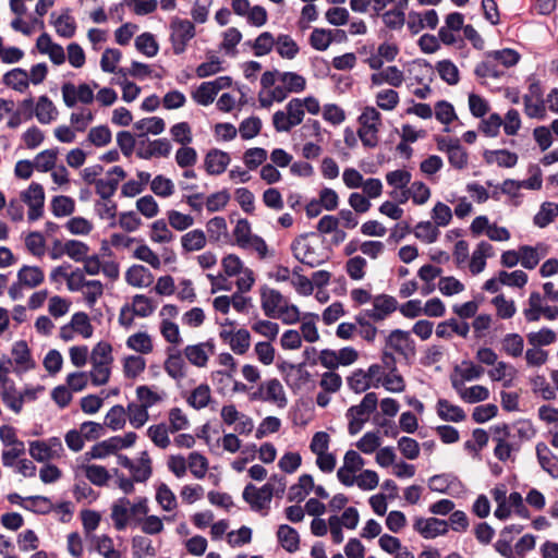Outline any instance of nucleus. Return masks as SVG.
<instances>
[{"label": "nucleus", "mask_w": 558, "mask_h": 558, "mask_svg": "<svg viewBox=\"0 0 558 558\" xmlns=\"http://www.w3.org/2000/svg\"><path fill=\"white\" fill-rule=\"evenodd\" d=\"M430 219L438 228H445L452 220V210L447 204L436 202L430 210Z\"/></svg>", "instance_id": "64"}, {"label": "nucleus", "mask_w": 558, "mask_h": 558, "mask_svg": "<svg viewBox=\"0 0 558 558\" xmlns=\"http://www.w3.org/2000/svg\"><path fill=\"white\" fill-rule=\"evenodd\" d=\"M17 280L24 286L36 288L45 280V274L38 266L24 265L17 271Z\"/></svg>", "instance_id": "50"}, {"label": "nucleus", "mask_w": 558, "mask_h": 558, "mask_svg": "<svg viewBox=\"0 0 558 558\" xmlns=\"http://www.w3.org/2000/svg\"><path fill=\"white\" fill-rule=\"evenodd\" d=\"M291 251L300 263L310 267H317L328 259L323 242L315 233L298 235L291 243Z\"/></svg>", "instance_id": "5"}, {"label": "nucleus", "mask_w": 558, "mask_h": 558, "mask_svg": "<svg viewBox=\"0 0 558 558\" xmlns=\"http://www.w3.org/2000/svg\"><path fill=\"white\" fill-rule=\"evenodd\" d=\"M385 179L387 184L393 189L392 192L400 193L410 185L412 174L407 169H397L387 172Z\"/></svg>", "instance_id": "53"}, {"label": "nucleus", "mask_w": 558, "mask_h": 558, "mask_svg": "<svg viewBox=\"0 0 558 558\" xmlns=\"http://www.w3.org/2000/svg\"><path fill=\"white\" fill-rule=\"evenodd\" d=\"M319 316L315 313H306L303 316L301 315L300 319V329L302 341H306L308 343H315L319 341L320 335L317 328V322Z\"/></svg>", "instance_id": "34"}, {"label": "nucleus", "mask_w": 558, "mask_h": 558, "mask_svg": "<svg viewBox=\"0 0 558 558\" xmlns=\"http://www.w3.org/2000/svg\"><path fill=\"white\" fill-rule=\"evenodd\" d=\"M357 135L364 147L375 148L379 143V131L383 125L380 112L372 106L363 109L357 119Z\"/></svg>", "instance_id": "8"}, {"label": "nucleus", "mask_w": 558, "mask_h": 558, "mask_svg": "<svg viewBox=\"0 0 558 558\" xmlns=\"http://www.w3.org/2000/svg\"><path fill=\"white\" fill-rule=\"evenodd\" d=\"M260 308L265 316L279 319L286 325H294L301 319V311L298 305L290 302L279 290L268 286L259 289Z\"/></svg>", "instance_id": "2"}, {"label": "nucleus", "mask_w": 558, "mask_h": 558, "mask_svg": "<svg viewBox=\"0 0 558 558\" xmlns=\"http://www.w3.org/2000/svg\"><path fill=\"white\" fill-rule=\"evenodd\" d=\"M483 158L487 165L500 168H513L518 163V155L508 149L485 150Z\"/></svg>", "instance_id": "30"}, {"label": "nucleus", "mask_w": 558, "mask_h": 558, "mask_svg": "<svg viewBox=\"0 0 558 558\" xmlns=\"http://www.w3.org/2000/svg\"><path fill=\"white\" fill-rule=\"evenodd\" d=\"M186 468L194 477L204 478L208 471V460L198 452H191L186 460L177 457V476L184 474Z\"/></svg>", "instance_id": "20"}, {"label": "nucleus", "mask_w": 558, "mask_h": 558, "mask_svg": "<svg viewBox=\"0 0 558 558\" xmlns=\"http://www.w3.org/2000/svg\"><path fill=\"white\" fill-rule=\"evenodd\" d=\"M219 49L228 56H235L238 53L236 47L243 39V35L238 27L231 26L225 29L220 35Z\"/></svg>", "instance_id": "39"}, {"label": "nucleus", "mask_w": 558, "mask_h": 558, "mask_svg": "<svg viewBox=\"0 0 558 558\" xmlns=\"http://www.w3.org/2000/svg\"><path fill=\"white\" fill-rule=\"evenodd\" d=\"M89 246L80 240H68L60 248L59 253H50L52 259H59L62 255H68L72 260L82 263L88 255Z\"/></svg>", "instance_id": "27"}, {"label": "nucleus", "mask_w": 558, "mask_h": 558, "mask_svg": "<svg viewBox=\"0 0 558 558\" xmlns=\"http://www.w3.org/2000/svg\"><path fill=\"white\" fill-rule=\"evenodd\" d=\"M231 85V78L228 76H220L214 81L204 82L201 84V86L193 92L192 96L194 100L202 105V106H208L210 105L217 94Z\"/></svg>", "instance_id": "19"}, {"label": "nucleus", "mask_w": 558, "mask_h": 558, "mask_svg": "<svg viewBox=\"0 0 558 558\" xmlns=\"http://www.w3.org/2000/svg\"><path fill=\"white\" fill-rule=\"evenodd\" d=\"M56 32L60 37L72 38L76 33L75 19L70 15V9H64L62 13L53 21Z\"/></svg>", "instance_id": "49"}, {"label": "nucleus", "mask_w": 558, "mask_h": 558, "mask_svg": "<svg viewBox=\"0 0 558 558\" xmlns=\"http://www.w3.org/2000/svg\"><path fill=\"white\" fill-rule=\"evenodd\" d=\"M557 339V332L548 327H542L526 333V340L530 347H548L556 343Z\"/></svg>", "instance_id": "43"}, {"label": "nucleus", "mask_w": 558, "mask_h": 558, "mask_svg": "<svg viewBox=\"0 0 558 558\" xmlns=\"http://www.w3.org/2000/svg\"><path fill=\"white\" fill-rule=\"evenodd\" d=\"M160 331L165 339L171 343V345L167 348L165 369L167 374L174 379V320L163 319Z\"/></svg>", "instance_id": "28"}, {"label": "nucleus", "mask_w": 558, "mask_h": 558, "mask_svg": "<svg viewBox=\"0 0 558 558\" xmlns=\"http://www.w3.org/2000/svg\"><path fill=\"white\" fill-rule=\"evenodd\" d=\"M182 396L187 404L196 410L207 407L211 400V391L206 384H201L191 391H182Z\"/></svg>", "instance_id": "33"}, {"label": "nucleus", "mask_w": 558, "mask_h": 558, "mask_svg": "<svg viewBox=\"0 0 558 558\" xmlns=\"http://www.w3.org/2000/svg\"><path fill=\"white\" fill-rule=\"evenodd\" d=\"M331 436L325 430L313 434L310 451L315 456V465L323 473H332L337 466V456L330 450Z\"/></svg>", "instance_id": "7"}, {"label": "nucleus", "mask_w": 558, "mask_h": 558, "mask_svg": "<svg viewBox=\"0 0 558 558\" xmlns=\"http://www.w3.org/2000/svg\"><path fill=\"white\" fill-rule=\"evenodd\" d=\"M365 464L364 459L355 450H348L344 453L342 465L337 471V477L345 486H353L355 476L362 471Z\"/></svg>", "instance_id": "15"}, {"label": "nucleus", "mask_w": 558, "mask_h": 558, "mask_svg": "<svg viewBox=\"0 0 558 558\" xmlns=\"http://www.w3.org/2000/svg\"><path fill=\"white\" fill-rule=\"evenodd\" d=\"M2 82L4 85L20 93H24L29 85L28 74L26 70L22 68H14L8 71L2 76Z\"/></svg>", "instance_id": "42"}, {"label": "nucleus", "mask_w": 558, "mask_h": 558, "mask_svg": "<svg viewBox=\"0 0 558 558\" xmlns=\"http://www.w3.org/2000/svg\"><path fill=\"white\" fill-rule=\"evenodd\" d=\"M314 488V478L311 474H302L288 492L289 501H302Z\"/></svg>", "instance_id": "40"}, {"label": "nucleus", "mask_w": 558, "mask_h": 558, "mask_svg": "<svg viewBox=\"0 0 558 558\" xmlns=\"http://www.w3.org/2000/svg\"><path fill=\"white\" fill-rule=\"evenodd\" d=\"M522 314L527 323H536L541 317L548 320H555L558 318V306L545 305L544 298L541 293L534 291L530 294Z\"/></svg>", "instance_id": "12"}, {"label": "nucleus", "mask_w": 558, "mask_h": 558, "mask_svg": "<svg viewBox=\"0 0 558 558\" xmlns=\"http://www.w3.org/2000/svg\"><path fill=\"white\" fill-rule=\"evenodd\" d=\"M333 41V31L314 28L308 37L311 47L317 51H326Z\"/></svg>", "instance_id": "54"}, {"label": "nucleus", "mask_w": 558, "mask_h": 558, "mask_svg": "<svg viewBox=\"0 0 558 558\" xmlns=\"http://www.w3.org/2000/svg\"><path fill=\"white\" fill-rule=\"evenodd\" d=\"M134 129L140 131L138 138L146 137L148 134L158 135L165 130V121L159 117L143 118L134 123Z\"/></svg>", "instance_id": "44"}, {"label": "nucleus", "mask_w": 558, "mask_h": 558, "mask_svg": "<svg viewBox=\"0 0 558 558\" xmlns=\"http://www.w3.org/2000/svg\"><path fill=\"white\" fill-rule=\"evenodd\" d=\"M400 52V48L392 41L379 44L375 53L371 54L366 63L372 70H380L385 62H392Z\"/></svg>", "instance_id": "22"}, {"label": "nucleus", "mask_w": 558, "mask_h": 558, "mask_svg": "<svg viewBox=\"0 0 558 558\" xmlns=\"http://www.w3.org/2000/svg\"><path fill=\"white\" fill-rule=\"evenodd\" d=\"M277 37L268 31L262 32L252 43V50L256 57L269 54L276 49Z\"/></svg>", "instance_id": "52"}, {"label": "nucleus", "mask_w": 558, "mask_h": 558, "mask_svg": "<svg viewBox=\"0 0 558 558\" xmlns=\"http://www.w3.org/2000/svg\"><path fill=\"white\" fill-rule=\"evenodd\" d=\"M474 73L477 77L483 80L499 78L505 75V70L495 62L488 54L484 61L475 66Z\"/></svg>", "instance_id": "51"}, {"label": "nucleus", "mask_w": 558, "mask_h": 558, "mask_svg": "<svg viewBox=\"0 0 558 558\" xmlns=\"http://www.w3.org/2000/svg\"><path fill=\"white\" fill-rule=\"evenodd\" d=\"M348 386L352 391L356 393H362L371 388H374L373 380L369 375V368L367 367L366 369H355L348 377Z\"/></svg>", "instance_id": "45"}, {"label": "nucleus", "mask_w": 558, "mask_h": 558, "mask_svg": "<svg viewBox=\"0 0 558 558\" xmlns=\"http://www.w3.org/2000/svg\"><path fill=\"white\" fill-rule=\"evenodd\" d=\"M493 368L488 371V377L493 381H501L504 387H511L512 381L517 375L515 368L504 361H497L494 365H492Z\"/></svg>", "instance_id": "36"}, {"label": "nucleus", "mask_w": 558, "mask_h": 558, "mask_svg": "<svg viewBox=\"0 0 558 558\" xmlns=\"http://www.w3.org/2000/svg\"><path fill=\"white\" fill-rule=\"evenodd\" d=\"M168 433L174 434V408L168 411V427L158 424L149 426L147 430L154 444L160 448H167L170 445Z\"/></svg>", "instance_id": "26"}, {"label": "nucleus", "mask_w": 558, "mask_h": 558, "mask_svg": "<svg viewBox=\"0 0 558 558\" xmlns=\"http://www.w3.org/2000/svg\"><path fill=\"white\" fill-rule=\"evenodd\" d=\"M129 505L130 500L126 497H121L112 506L111 518L118 531H123L128 525Z\"/></svg>", "instance_id": "56"}, {"label": "nucleus", "mask_w": 558, "mask_h": 558, "mask_svg": "<svg viewBox=\"0 0 558 558\" xmlns=\"http://www.w3.org/2000/svg\"><path fill=\"white\" fill-rule=\"evenodd\" d=\"M136 49L148 58H153L158 53L159 46L151 33L145 32L135 39Z\"/></svg>", "instance_id": "62"}, {"label": "nucleus", "mask_w": 558, "mask_h": 558, "mask_svg": "<svg viewBox=\"0 0 558 558\" xmlns=\"http://www.w3.org/2000/svg\"><path fill=\"white\" fill-rule=\"evenodd\" d=\"M136 439L137 435L135 432H128L123 437L112 436L106 440L95 444L90 450L85 453V459H104L109 454L117 453L121 449L132 447Z\"/></svg>", "instance_id": "10"}, {"label": "nucleus", "mask_w": 558, "mask_h": 558, "mask_svg": "<svg viewBox=\"0 0 558 558\" xmlns=\"http://www.w3.org/2000/svg\"><path fill=\"white\" fill-rule=\"evenodd\" d=\"M398 308L397 300L387 294H378L372 300V307L362 311L373 322H383Z\"/></svg>", "instance_id": "18"}, {"label": "nucleus", "mask_w": 558, "mask_h": 558, "mask_svg": "<svg viewBox=\"0 0 558 558\" xmlns=\"http://www.w3.org/2000/svg\"><path fill=\"white\" fill-rule=\"evenodd\" d=\"M366 267L367 262L361 255L350 257L344 266L348 276L354 281H361L365 278Z\"/></svg>", "instance_id": "61"}, {"label": "nucleus", "mask_w": 558, "mask_h": 558, "mask_svg": "<svg viewBox=\"0 0 558 558\" xmlns=\"http://www.w3.org/2000/svg\"><path fill=\"white\" fill-rule=\"evenodd\" d=\"M234 15L244 19L253 27L260 28L268 22L266 8L259 4H252L250 0H229Z\"/></svg>", "instance_id": "11"}, {"label": "nucleus", "mask_w": 558, "mask_h": 558, "mask_svg": "<svg viewBox=\"0 0 558 558\" xmlns=\"http://www.w3.org/2000/svg\"><path fill=\"white\" fill-rule=\"evenodd\" d=\"M494 255V247L488 242L482 241L474 248L469 268L473 275L481 274L486 267V259Z\"/></svg>", "instance_id": "29"}, {"label": "nucleus", "mask_w": 558, "mask_h": 558, "mask_svg": "<svg viewBox=\"0 0 558 558\" xmlns=\"http://www.w3.org/2000/svg\"><path fill=\"white\" fill-rule=\"evenodd\" d=\"M215 345L211 342H204L185 348L184 354L187 361L198 367H204L209 357V353L213 354Z\"/></svg>", "instance_id": "32"}, {"label": "nucleus", "mask_w": 558, "mask_h": 558, "mask_svg": "<svg viewBox=\"0 0 558 558\" xmlns=\"http://www.w3.org/2000/svg\"><path fill=\"white\" fill-rule=\"evenodd\" d=\"M287 488L286 477L274 474L269 481L262 487L248 484L244 487L243 499L250 505L254 511H267L274 496H283Z\"/></svg>", "instance_id": "4"}, {"label": "nucleus", "mask_w": 558, "mask_h": 558, "mask_svg": "<svg viewBox=\"0 0 558 558\" xmlns=\"http://www.w3.org/2000/svg\"><path fill=\"white\" fill-rule=\"evenodd\" d=\"M490 495L496 502L494 515L498 520L505 521L512 514L522 519H529L530 512L520 493L513 492L508 495L507 487L504 484H499L490 490Z\"/></svg>", "instance_id": "6"}, {"label": "nucleus", "mask_w": 558, "mask_h": 558, "mask_svg": "<svg viewBox=\"0 0 558 558\" xmlns=\"http://www.w3.org/2000/svg\"><path fill=\"white\" fill-rule=\"evenodd\" d=\"M284 379L288 386L296 392L305 389L311 384L312 375L305 369L304 365L291 364L286 371Z\"/></svg>", "instance_id": "24"}, {"label": "nucleus", "mask_w": 558, "mask_h": 558, "mask_svg": "<svg viewBox=\"0 0 558 558\" xmlns=\"http://www.w3.org/2000/svg\"><path fill=\"white\" fill-rule=\"evenodd\" d=\"M368 368L374 389L381 387L391 393L405 391L407 381L397 367L396 356L390 351L384 350L380 362L371 364Z\"/></svg>", "instance_id": "3"}, {"label": "nucleus", "mask_w": 558, "mask_h": 558, "mask_svg": "<svg viewBox=\"0 0 558 558\" xmlns=\"http://www.w3.org/2000/svg\"><path fill=\"white\" fill-rule=\"evenodd\" d=\"M436 144L438 150L445 153L448 157V161L456 170H463L469 165V154L465 148L462 147L458 138L450 137H437Z\"/></svg>", "instance_id": "13"}, {"label": "nucleus", "mask_w": 558, "mask_h": 558, "mask_svg": "<svg viewBox=\"0 0 558 558\" xmlns=\"http://www.w3.org/2000/svg\"><path fill=\"white\" fill-rule=\"evenodd\" d=\"M413 529L424 538L430 539L448 533V522L437 518H415Z\"/></svg>", "instance_id": "21"}, {"label": "nucleus", "mask_w": 558, "mask_h": 558, "mask_svg": "<svg viewBox=\"0 0 558 558\" xmlns=\"http://www.w3.org/2000/svg\"><path fill=\"white\" fill-rule=\"evenodd\" d=\"M277 539L288 553H295L300 548V535L295 529L288 524H281L277 530Z\"/></svg>", "instance_id": "37"}, {"label": "nucleus", "mask_w": 558, "mask_h": 558, "mask_svg": "<svg viewBox=\"0 0 558 558\" xmlns=\"http://www.w3.org/2000/svg\"><path fill=\"white\" fill-rule=\"evenodd\" d=\"M12 354L17 365H24V369L28 371L35 367V361L32 359L31 350L25 340L16 341L12 347Z\"/></svg>", "instance_id": "59"}, {"label": "nucleus", "mask_w": 558, "mask_h": 558, "mask_svg": "<svg viewBox=\"0 0 558 558\" xmlns=\"http://www.w3.org/2000/svg\"><path fill=\"white\" fill-rule=\"evenodd\" d=\"M385 350L396 352L405 359L415 354V344L409 331L395 329L386 338Z\"/></svg>", "instance_id": "17"}, {"label": "nucleus", "mask_w": 558, "mask_h": 558, "mask_svg": "<svg viewBox=\"0 0 558 558\" xmlns=\"http://www.w3.org/2000/svg\"><path fill=\"white\" fill-rule=\"evenodd\" d=\"M125 281L132 287L145 288L153 283L154 276L147 267L135 264L126 270Z\"/></svg>", "instance_id": "35"}, {"label": "nucleus", "mask_w": 558, "mask_h": 558, "mask_svg": "<svg viewBox=\"0 0 558 558\" xmlns=\"http://www.w3.org/2000/svg\"><path fill=\"white\" fill-rule=\"evenodd\" d=\"M181 246L185 252L199 251L206 245V235L203 230L194 229L181 236Z\"/></svg>", "instance_id": "55"}, {"label": "nucleus", "mask_w": 558, "mask_h": 558, "mask_svg": "<svg viewBox=\"0 0 558 558\" xmlns=\"http://www.w3.org/2000/svg\"><path fill=\"white\" fill-rule=\"evenodd\" d=\"M390 195L396 198L399 204H404L411 199L414 205L424 206L432 196V190L423 181H414L402 192H391Z\"/></svg>", "instance_id": "16"}, {"label": "nucleus", "mask_w": 558, "mask_h": 558, "mask_svg": "<svg viewBox=\"0 0 558 558\" xmlns=\"http://www.w3.org/2000/svg\"><path fill=\"white\" fill-rule=\"evenodd\" d=\"M276 51L287 60H293L300 52V47L289 34H279L276 41Z\"/></svg>", "instance_id": "47"}, {"label": "nucleus", "mask_w": 558, "mask_h": 558, "mask_svg": "<svg viewBox=\"0 0 558 558\" xmlns=\"http://www.w3.org/2000/svg\"><path fill=\"white\" fill-rule=\"evenodd\" d=\"M436 413L438 417L445 422L460 423L466 418V414L461 407L444 398L438 399Z\"/></svg>", "instance_id": "31"}, {"label": "nucleus", "mask_w": 558, "mask_h": 558, "mask_svg": "<svg viewBox=\"0 0 558 558\" xmlns=\"http://www.w3.org/2000/svg\"><path fill=\"white\" fill-rule=\"evenodd\" d=\"M308 126L313 130L314 136L316 138L315 142H306L302 147V156L307 160L317 159L323 154V147L320 145L322 142V125L319 121L312 120L310 121Z\"/></svg>", "instance_id": "38"}, {"label": "nucleus", "mask_w": 558, "mask_h": 558, "mask_svg": "<svg viewBox=\"0 0 558 558\" xmlns=\"http://www.w3.org/2000/svg\"><path fill=\"white\" fill-rule=\"evenodd\" d=\"M320 110V102L315 96L292 98L282 110L272 114L274 129L278 133H288L304 121L305 112L316 116Z\"/></svg>", "instance_id": "1"}, {"label": "nucleus", "mask_w": 558, "mask_h": 558, "mask_svg": "<svg viewBox=\"0 0 558 558\" xmlns=\"http://www.w3.org/2000/svg\"><path fill=\"white\" fill-rule=\"evenodd\" d=\"M377 404V395L375 392H367L359 404L352 405L347 411V418L349 422L348 429L351 435H355L361 432L371 414L375 411Z\"/></svg>", "instance_id": "9"}, {"label": "nucleus", "mask_w": 558, "mask_h": 558, "mask_svg": "<svg viewBox=\"0 0 558 558\" xmlns=\"http://www.w3.org/2000/svg\"><path fill=\"white\" fill-rule=\"evenodd\" d=\"M453 387L458 390L460 398L468 403H476L485 401L489 398L488 388L482 385L459 388L457 381H453Z\"/></svg>", "instance_id": "48"}, {"label": "nucleus", "mask_w": 558, "mask_h": 558, "mask_svg": "<svg viewBox=\"0 0 558 558\" xmlns=\"http://www.w3.org/2000/svg\"><path fill=\"white\" fill-rule=\"evenodd\" d=\"M414 236L426 244L437 241L440 235L439 228L432 221H421L413 230Z\"/></svg>", "instance_id": "57"}, {"label": "nucleus", "mask_w": 558, "mask_h": 558, "mask_svg": "<svg viewBox=\"0 0 558 558\" xmlns=\"http://www.w3.org/2000/svg\"><path fill=\"white\" fill-rule=\"evenodd\" d=\"M231 162V157L227 151L218 148L208 150L204 159L205 170L210 175L223 173Z\"/></svg>", "instance_id": "23"}, {"label": "nucleus", "mask_w": 558, "mask_h": 558, "mask_svg": "<svg viewBox=\"0 0 558 558\" xmlns=\"http://www.w3.org/2000/svg\"><path fill=\"white\" fill-rule=\"evenodd\" d=\"M536 454L543 470L553 477H558V458L551 452L548 446L544 442H538L536 445Z\"/></svg>", "instance_id": "41"}, {"label": "nucleus", "mask_w": 558, "mask_h": 558, "mask_svg": "<svg viewBox=\"0 0 558 558\" xmlns=\"http://www.w3.org/2000/svg\"><path fill=\"white\" fill-rule=\"evenodd\" d=\"M58 153V148H50L37 154L33 161L36 170L39 172L51 171L56 167Z\"/></svg>", "instance_id": "63"}, {"label": "nucleus", "mask_w": 558, "mask_h": 558, "mask_svg": "<svg viewBox=\"0 0 558 558\" xmlns=\"http://www.w3.org/2000/svg\"><path fill=\"white\" fill-rule=\"evenodd\" d=\"M404 82V73L396 65H389L385 69L377 70L371 75L373 86H381L388 84L392 87H399Z\"/></svg>", "instance_id": "25"}, {"label": "nucleus", "mask_w": 558, "mask_h": 558, "mask_svg": "<svg viewBox=\"0 0 558 558\" xmlns=\"http://www.w3.org/2000/svg\"><path fill=\"white\" fill-rule=\"evenodd\" d=\"M253 398L271 403L278 409H284L288 405V397L284 387L277 378L264 381L258 387V390L254 392Z\"/></svg>", "instance_id": "14"}, {"label": "nucleus", "mask_w": 558, "mask_h": 558, "mask_svg": "<svg viewBox=\"0 0 558 558\" xmlns=\"http://www.w3.org/2000/svg\"><path fill=\"white\" fill-rule=\"evenodd\" d=\"M487 54L495 62L499 63L504 70L514 66L521 59V54L517 50L510 48L494 50Z\"/></svg>", "instance_id": "58"}, {"label": "nucleus", "mask_w": 558, "mask_h": 558, "mask_svg": "<svg viewBox=\"0 0 558 558\" xmlns=\"http://www.w3.org/2000/svg\"><path fill=\"white\" fill-rule=\"evenodd\" d=\"M50 207L54 217H65L75 211V202L70 196L57 195L52 197Z\"/></svg>", "instance_id": "60"}, {"label": "nucleus", "mask_w": 558, "mask_h": 558, "mask_svg": "<svg viewBox=\"0 0 558 558\" xmlns=\"http://www.w3.org/2000/svg\"><path fill=\"white\" fill-rule=\"evenodd\" d=\"M58 111L51 99L47 95L38 98L35 106V117L41 124H48L57 118Z\"/></svg>", "instance_id": "46"}]
</instances>
